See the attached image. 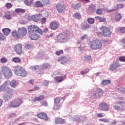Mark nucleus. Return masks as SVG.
Here are the masks:
<instances>
[{
    "label": "nucleus",
    "mask_w": 125,
    "mask_h": 125,
    "mask_svg": "<svg viewBox=\"0 0 125 125\" xmlns=\"http://www.w3.org/2000/svg\"><path fill=\"white\" fill-rule=\"evenodd\" d=\"M29 32V38L33 41H36L41 38V36L38 34V33L40 35L43 34V31L39 28L37 25H32L28 27Z\"/></svg>",
    "instance_id": "obj_1"
},
{
    "label": "nucleus",
    "mask_w": 125,
    "mask_h": 125,
    "mask_svg": "<svg viewBox=\"0 0 125 125\" xmlns=\"http://www.w3.org/2000/svg\"><path fill=\"white\" fill-rule=\"evenodd\" d=\"M27 35V29L25 27L18 28V32L14 31L12 32V36L15 39H22Z\"/></svg>",
    "instance_id": "obj_2"
},
{
    "label": "nucleus",
    "mask_w": 125,
    "mask_h": 125,
    "mask_svg": "<svg viewBox=\"0 0 125 125\" xmlns=\"http://www.w3.org/2000/svg\"><path fill=\"white\" fill-rule=\"evenodd\" d=\"M14 70L15 71V74L17 76H20V77H22V78L27 76V71L25 69H22L21 66L19 65L14 66Z\"/></svg>",
    "instance_id": "obj_3"
},
{
    "label": "nucleus",
    "mask_w": 125,
    "mask_h": 125,
    "mask_svg": "<svg viewBox=\"0 0 125 125\" xmlns=\"http://www.w3.org/2000/svg\"><path fill=\"white\" fill-rule=\"evenodd\" d=\"M90 47L94 50L100 49L102 47V43L99 40H94L89 43Z\"/></svg>",
    "instance_id": "obj_4"
},
{
    "label": "nucleus",
    "mask_w": 125,
    "mask_h": 125,
    "mask_svg": "<svg viewBox=\"0 0 125 125\" xmlns=\"http://www.w3.org/2000/svg\"><path fill=\"white\" fill-rule=\"evenodd\" d=\"M3 75L6 79H10L12 78V71L8 67L3 66L1 67Z\"/></svg>",
    "instance_id": "obj_5"
},
{
    "label": "nucleus",
    "mask_w": 125,
    "mask_h": 125,
    "mask_svg": "<svg viewBox=\"0 0 125 125\" xmlns=\"http://www.w3.org/2000/svg\"><path fill=\"white\" fill-rule=\"evenodd\" d=\"M69 41V37L67 34H60L57 37V42L60 43L67 42Z\"/></svg>",
    "instance_id": "obj_6"
},
{
    "label": "nucleus",
    "mask_w": 125,
    "mask_h": 125,
    "mask_svg": "<svg viewBox=\"0 0 125 125\" xmlns=\"http://www.w3.org/2000/svg\"><path fill=\"white\" fill-rule=\"evenodd\" d=\"M22 103H23V99L19 98L11 102L10 106L12 107V108H18V107H20Z\"/></svg>",
    "instance_id": "obj_7"
},
{
    "label": "nucleus",
    "mask_w": 125,
    "mask_h": 125,
    "mask_svg": "<svg viewBox=\"0 0 125 125\" xmlns=\"http://www.w3.org/2000/svg\"><path fill=\"white\" fill-rule=\"evenodd\" d=\"M100 30L103 32V36L107 38L110 37L112 34V32L110 31L109 27H106L105 26H102L100 27Z\"/></svg>",
    "instance_id": "obj_8"
},
{
    "label": "nucleus",
    "mask_w": 125,
    "mask_h": 125,
    "mask_svg": "<svg viewBox=\"0 0 125 125\" xmlns=\"http://www.w3.org/2000/svg\"><path fill=\"white\" fill-rule=\"evenodd\" d=\"M120 63L118 62H114L109 66L110 71H119L120 70Z\"/></svg>",
    "instance_id": "obj_9"
},
{
    "label": "nucleus",
    "mask_w": 125,
    "mask_h": 125,
    "mask_svg": "<svg viewBox=\"0 0 125 125\" xmlns=\"http://www.w3.org/2000/svg\"><path fill=\"white\" fill-rule=\"evenodd\" d=\"M0 91L1 92H3L5 91V92H11L13 93L14 92V90L10 89L8 87H6V86L4 85V84H2L0 86Z\"/></svg>",
    "instance_id": "obj_10"
},
{
    "label": "nucleus",
    "mask_w": 125,
    "mask_h": 125,
    "mask_svg": "<svg viewBox=\"0 0 125 125\" xmlns=\"http://www.w3.org/2000/svg\"><path fill=\"white\" fill-rule=\"evenodd\" d=\"M102 94H103V90L99 88L96 89L93 92V96L96 98L101 97Z\"/></svg>",
    "instance_id": "obj_11"
},
{
    "label": "nucleus",
    "mask_w": 125,
    "mask_h": 125,
    "mask_svg": "<svg viewBox=\"0 0 125 125\" xmlns=\"http://www.w3.org/2000/svg\"><path fill=\"white\" fill-rule=\"evenodd\" d=\"M100 109L103 111H109V106L105 103H102L100 104Z\"/></svg>",
    "instance_id": "obj_12"
},
{
    "label": "nucleus",
    "mask_w": 125,
    "mask_h": 125,
    "mask_svg": "<svg viewBox=\"0 0 125 125\" xmlns=\"http://www.w3.org/2000/svg\"><path fill=\"white\" fill-rule=\"evenodd\" d=\"M58 26H59V22L57 21H53L50 23L51 30H56L58 28Z\"/></svg>",
    "instance_id": "obj_13"
},
{
    "label": "nucleus",
    "mask_w": 125,
    "mask_h": 125,
    "mask_svg": "<svg viewBox=\"0 0 125 125\" xmlns=\"http://www.w3.org/2000/svg\"><path fill=\"white\" fill-rule=\"evenodd\" d=\"M15 51L17 52V54L20 55L22 54V45L18 44L15 46Z\"/></svg>",
    "instance_id": "obj_14"
},
{
    "label": "nucleus",
    "mask_w": 125,
    "mask_h": 125,
    "mask_svg": "<svg viewBox=\"0 0 125 125\" xmlns=\"http://www.w3.org/2000/svg\"><path fill=\"white\" fill-rule=\"evenodd\" d=\"M10 93H12L11 92H7L3 95V99L5 102H7V101H8L11 99L12 96H11V94Z\"/></svg>",
    "instance_id": "obj_15"
},
{
    "label": "nucleus",
    "mask_w": 125,
    "mask_h": 125,
    "mask_svg": "<svg viewBox=\"0 0 125 125\" xmlns=\"http://www.w3.org/2000/svg\"><path fill=\"white\" fill-rule=\"evenodd\" d=\"M56 7L58 12H59L60 13L61 12H63V11L65 10V7H64L63 5L60 3L57 4Z\"/></svg>",
    "instance_id": "obj_16"
},
{
    "label": "nucleus",
    "mask_w": 125,
    "mask_h": 125,
    "mask_svg": "<svg viewBox=\"0 0 125 125\" xmlns=\"http://www.w3.org/2000/svg\"><path fill=\"white\" fill-rule=\"evenodd\" d=\"M58 61H61V63L62 64V65H64V64H66V63H67V61H68V59H67L66 56H62L60 57L58 59Z\"/></svg>",
    "instance_id": "obj_17"
},
{
    "label": "nucleus",
    "mask_w": 125,
    "mask_h": 125,
    "mask_svg": "<svg viewBox=\"0 0 125 125\" xmlns=\"http://www.w3.org/2000/svg\"><path fill=\"white\" fill-rule=\"evenodd\" d=\"M90 28V25L87 22H84L82 24L81 28L83 31L88 30Z\"/></svg>",
    "instance_id": "obj_18"
},
{
    "label": "nucleus",
    "mask_w": 125,
    "mask_h": 125,
    "mask_svg": "<svg viewBox=\"0 0 125 125\" xmlns=\"http://www.w3.org/2000/svg\"><path fill=\"white\" fill-rule=\"evenodd\" d=\"M37 116L40 119L44 120V121H47L48 120V118H47V115L46 114V113H44L43 112L38 114Z\"/></svg>",
    "instance_id": "obj_19"
},
{
    "label": "nucleus",
    "mask_w": 125,
    "mask_h": 125,
    "mask_svg": "<svg viewBox=\"0 0 125 125\" xmlns=\"http://www.w3.org/2000/svg\"><path fill=\"white\" fill-rule=\"evenodd\" d=\"M10 85L13 88H16L17 86H18V83L16 81L13 80L10 82Z\"/></svg>",
    "instance_id": "obj_20"
},
{
    "label": "nucleus",
    "mask_w": 125,
    "mask_h": 125,
    "mask_svg": "<svg viewBox=\"0 0 125 125\" xmlns=\"http://www.w3.org/2000/svg\"><path fill=\"white\" fill-rule=\"evenodd\" d=\"M11 31V30L9 28H3L2 29V32L3 33L4 36H6V37H7L9 35V33Z\"/></svg>",
    "instance_id": "obj_21"
},
{
    "label": "nucleus",
    "mask_w": 125,
    "mask_h": 125,
    "mask_svg": "<svg viewBox=\"0 0 125 125\" xmlns=\"http://www.w3.org/2000/svg\"><path fill=\"white\" fill-rule=\"evenodd\" d=\"M56 83H62L64 81V78L62 76H57L54 78Z\"/></svg>",
    "instance_id": "obj_22"
},
{
    "label": "nucleus",
    "mask_w": 125,
    "mask_h": 125,
    "mask_svg": "<svg viewBox=\"0 0 125 125\" xmlns=\"http://www.w3.org/2000/svg\"><path fill=\"white\" fill-rule=\"evenodd\" d=\"M55 122L56 124H61L62 125L66 123V121L65 120L59 118H56Z\"/></svg>",
    "instance_id": "obj_23"
},
{
    "label": "nucleus",
    "mask_w": 125,
    "mask_h": 125,
    "mask_svg": "<svg viewBox=\"0 0 125 125\" xmlns=\"http://www.w3.org/2000/svg\"><path fill=\"white\" fill-rule=\"evenodd\" d=\"M124 7V5L122 4H117L114 6L115 9H112L109 11V12H112V11H114L116 10V9H121Z\"/></svg>",
    "instance_id": "obj_24"
},
{
    "label": "nucleus",
    "mask_w": 125,
    "mask_h": 125,
    "mask_svg": "<svg viewBox=\"0 0 125 125\" xmlns=\"http://www.w3.org/2000/svg\"><path fill=\"white\" fill-rule=\"evenodd\" d=\"M83 60L84 62H90L91 61V56L90 55H84L83 57Z\"/></svg>",
    "instance_id": "obj_25"
},
{
    "label": "nucleus",
    "mask_w": 125,
    "mask_h": 125,
    "mask_svg": "<svg viewBox=\"0 0 125 125\" xmlns=\"http://www.w3.org/2000/svg\"><path fill=\"white\" fill-rule=\"evenodd\" d=\"M120 105V111H125V103L123 102H120L118 103Z\"/></svg>",
    "instance_id": "obj_26"
},
{
    "label": "nucleus",
    "mask_w": 125,
    "mask_h": 125,
    "mask_svg": "<svg viewBox=\"0 0 125 125\" xmlns=\"http://www.w3.org/2000/svg\"><path fill=\"white\" fill-rule=\"evenodd\" d=\"M32 21H34V22H38L40 19L41 18V15L33 16H32Z\"/></svg>",
    "instance_id": "obj_27"
},
{
    "label": "nucleus",
    "mask_w": 125,
    "mask_h": 125,
    "mask_svg": "<svg viewBox=\"0 0 125 125\" xmlns=\"http://www.w3.org/2000/svg\"><path fill=\"white\" fill-rule=\"evenodd\" d=\"M44 98V96L43 95H42L39 96V97H37L33 100V102H36L37 101H42V100H43Z\"/></svg>",
    "instance_id": "obj_28"
},
{
    "label": "nucleus",
    "mask_w": 125,
    "mask_h": 125,
    "mask_svg": "<svg viewBox=\"0 0 125 125\" xmlns=\"http://www.w3.org/2000/svg\"><path fill=\"white\" fill-rule=\"evenodd\" d=\"M110 83H111V81L110 80H104L101 83L103 85H107L110 84Z\"/></svg>",
    "instance_id": "obj_29"
},
{
    "label": "nucleus",
    "mask_w": 125,
    "mask_h": 125,
    "mask_svg": "<svg viewBox=\"0 0 125 125\" xmlns=\"http://www.w3.org/2000/svg\"><path fill=\"white\" fill-rule=\"evenodd\" d=\"M35 7H43V4L40 1H36L34 4Z\"/></svg>",
    "instance_id": "obj_30"
},
{
    "label": "nucleus",
    "mask_w": 125,
    "mask_h": 125,
    "mask_svg": "<svg viewBox=\"0 0 125 125\" xmlns=\"http://www.w3.org/2000/svg\"><path fill=\"white\" fill-rule=\"evenodd\" d=\"M33 0H24V2L25 5H28L30 6L33 3Z\"/></svg>",
    "instance_id": "obj_31"
},
{
    "label": "nucleus",
    "mask_w": 125,
    "mask_h": 125,
    "mask_svg": "<svg viewBox=\"0 0 125 125\" xmlns=\"http://www.w3.org/2000/svg\"><path fill=\"white\" fill-rule=\"evenodd\" d=\"M48 67H49L48 63H45L41 66V69L44 70L45 69H47Z\"/></svg>",
    "instance_id": "obj_32"
},
{
    "label": "nucleus",
    "mask_w": 125,
    "mask_h": 125,
    "mask_svg": "<svg viewBox=\"0 0 125 125\" xmlns=\"http://www.w3.org/2000/svg\"><path fill=\"white\" fill-rule=\"evenodd\" d=\"M73 121H75V122H77V123H81L82 121H83V118L82 117H80L79 116H76L73 119Z\"/></svg>",
    "instance_id": "obj_33"
},
{
    "label": "nucleus",
    "mask_w": 125,
    "mask_h": 125,
    "mask_svg": "<svg viewBox=\"0 0 125 125\" xmlns=\"http://www.w3.org/2000/svg\"><path fill=\"white\" fill-rule=\"evenodd\" d=\"M121 18H122V15H121V14L120 13L116 14L115 16L116 21H118V22H119V21L121 20Z\"/></svg>",
    "instance_id": "obj_34"
},
{
    "label": "nucleus",
    "mask_w": 125,
    "mask_h": 125,
    "mask_svg": "<svg viewBox=\"0 0 125 125\" xmlns=\"http://www.w3.org/2000/svg\"><path fill=\"white\" fill-rule=\"evenodd\" d=\"M12 61H13L15 63H20L21 62V59L18 57L13 58Z\"/></svg>",
    "instance_id": "obj_35"
},
{
    "label": "nucleus",
    "mask_w": 125,
    "mask_h": 125,
    "mask_svg": "<svg viewBox=\"0 0 125 125\" xmlns=\"http://www.w3.org/2000/svg\"><path fill=\"white\" fill-rule=\"evenodd\" d=\"M95 18L97 19V20H99L100 22H105V21H106V19L101 18L99 16L95 17Z\"/></svg>",
    "instance_id": "obj_36"
},
{
    "label": "nucleus",
    "mask_w": 125,
    "mask_h": 125,
    "mask_svg": "<svg viewBox=\"0 0 125 125\" xmlns=\"http://www.w3.org/2000/svg\"><path fill=\"white\" fill-rule=\"evenodd\" d=\"M77 45L78 46L79 50L80 51H83V48L82 47V45L81 44V41L78 42Z\"/></svg>",
    "instance_id": "obj_37"
},
{
    "label": "nucleus",
    "mask_w": 125,
    "mask_h": 125,
    "mask_svg": "<svg viewBox=\"0 0 125 125\" xmlns=\"http://www.w3.org/2000/svg\"><path fill=\"white\" fill-rule=\"evenodd\" d=\"M81 5L80 3H78L76 5H73L72 6L73 8H75V9H79L80 7H81Z\"/></svg>",
    "instance_id": "obj_38"
},
{
    "label": "nucleus",
    "mask_w": 125,
    "mask_h": 125,
    "mask_svg": "<svg viewBox=\"0 0 125 125\" xmlns=\"http://www.w3.org/2000/svg\"><path fill=\"white\" fill-rule=\"evenodd\" d=\"M73 16L76 19H81V14L79 13H76L74 14Z\"/></svg>",
    "instance_id": "obj_39"
},
{
    "label": "nucleus",
    "mask_w": 125,
    "mask_h": 125,
    "mask_svg": "<svg viewBox=\"0 0 125 125\" xmlns=\"http://www.w3.org/2000/svg\"><path fill=\"white\" fill-rule=\"evenodd\" d=\"M87 21L89 24H93L94 23V19L89 18L87 19Z\"/></svg>",
    "instance_id": "obj_40"
},
{
    "label": "nucleus",
    "mask_w": 125,
    "mask_h": 125,
    "mask_svg": "<svg viewBox=\"0 0 125 125\" xmlns=\"http://www.w3.org/2000/svg\"><path fill=\"white\" fill-rule=\"evenodd\" d=\"M15 12H17V13H19V12H21V13H25V10L18 8L15 10Z\"/></svg>",
    "instance_id": "obj_41"
},
{
    "label": "nucleus",
    "mask_w": 125,
    "mask_h": 125,
    "mask_svg": "<svg viewBox=\"0 0 125 125\" xmlns=\"http://www.w3.org/2000/svg\"><path fill=\"white\" fill-rule=\"evenodd\" d=\"M113 108H114L115 110H117V111H121V106L120 105L116 104L113 106Z\"/></svg>",
    "instance_id": "obj_42"
},
{
    "label": "nucleus",
    "mask_w": 125,
    "mask_h": 125,
    "mask_svg": "<svg viewBox=\"0 0 125 125\" xmlns=\"http://www.w3.org/2000/svg\"><path fill=\"white\" fill-rule=\"evenodd\" d=\"M96 13L99 15H101V14L103 13V11L102 10V9H98L97 10Z\"/></svg>",
    "instance_id": "obj_43"
},
{
    "label": "nucleus",
    "mask_w": 125,
    "mask_h": 125,
    "mask_svg": "<svg viewBox=\"0 0 125 125\" xmlns=\"http://www.w3.org/2000/svg\"><path fill=\"white\" fill-rule=\"evenodd\" d=\"M63 53H64L63 50H61L60 51H57L56 52V54L58 56H60V54H63Z\"/></svg>",
    "instance_id": "obj_44"
},
{
    "label": "nucleus",
    "mask_w": 125,
    "mask_h": 125,
    "mask_svg": "<svg viewBox=\"0 0 125 125\" xmlns=\"http://www.w3.org/2000/svg\"><path fill=\"white\" fill-rule=\"evenodd\" d=\"M0 61L1 63H5L6 62H7V59H6V58H5L4 57H3V58L0 59Z\"/></svg>",
    "instance_id": "obj_45"
},
{
    "label": "nucleus",
    "mask_w": 125,
    "mask_h": 125,
    "mask_svg": "<svg viewBox=\"0 0 125 125\" xmlns=\"http://www.w3.org/2000/svg\"><path fill=\"white\" fill-rule=\"evenodd\" d=\"M39 68V65H36V66H31L30 69L32 70V71H36L38 70Z\"/></svg>",
    "instance_id": "obj_46"
},
{
    "label": "nucleus",
    "mask_w": 125,
    "mask_h": 125,
    "mask_svg": "<svg viewBox=\"0 0 125 125\" xmlns=\"http://www.w3.org/2000/svg\"><path fill=\"white\" fill-rule=\"evenodd\" d=\"M0 40L1 41H4L5 40V37H4V35L3 34L0 32Z\"/></svg>",
    "instance_id": "obj_47"
},
{
    "label": "nucleus",
    "mask_w": 125,
    "mask_h": 125,
    "mask_svg": "<svg viewBox=\"0 0 125 125\" xmlns=\"http://www.w3.org/2000/svg\"><path fill=\"white\" fill-rule=\"evenodd\" d=\"M5 6L8 9L11 8V7H12V4L10 3H7L5 5Z\"/></svg>",
    "instance_id": "obj_48"
},
{
    "label": "nucleus",
    "mask_w": 125,
    "mask_h": 125,
    "mask_svg": "<svg viewBox=\"0 0 125 125\" xmlns=\"http://www.w3.org/2000/svg\"><path fill=\"white\" fill-rule=\"evenodd\" d=\"M54 110H59L60 109V105L56 104L54 106Z\"/></svg>",
    "instance_id": "obj_49"
},
{
    "label": "nucleus",
    "mask_w": 125,
    "mask_h": 125,
    "mask_svg": "<svg viewBox=\"0 0 125 125\" xmlns=\"http://www.w3.org/2000/svg\"><path fill=\"white\" fill-rule=\"evenodd\" d=\"M54 102L55 104H58L59 103H60V99L59 98L55 99Z\"/></svg>",
    "instance_id": "obj_50"
},
{
    "label": "nucleus",
    "mask_w": 125,
    "mask_h": 125,
    "mask_svg": "<svg viewBox=\"0 0 125 125\" xmlns=\"http://www.w3.org/2000/svg\"><path fill=\"white\" fill-rule=\"evenodd\" d=\"M41 105H42V106H45V107L47 106V102L45 101H42L41 102Z\"/></svg>",
    "instance_id": "obj_51"
},
{
    "label": "nucleus",
    "mask_w": 125,
    "mask_h": 125,
    "mask_svg": "<svg viewBox=\"0 0 125 125\" xmlns=\"http://www.w3.org/2000/svg\"><path fill=\"white\" fill-rule=\"evenodd\" d=\"M49 84V81H47L46 80H44L43 82V85L45 86H46V85H48Z\"/></svg>",
    "instance_id": "obj_52"
},
{
    "label": "nucleus",
    "mask_w": 125,
    "mask_h": 125,
    "mask_svg": "<svg viewBox=\"0 0 125 125\" xmlns=\"http://www.w3.org/2000/svg\"><path fill=\"white\" fill-rule=\"evenodd\" d=\"M5 18L6 19H8V20H10V19H11V15H10V14L6 15Z\"/></svg>",
    "instance_id": "obj_53"
},
{
    "label": "nucleus",
    "mask_w": 125,
    "mask_h": 125,
    "mask_svg": "<svg viewBox=\"0 0 125 125\" xmlns=\"http://www.w3.org/2000/svg\"><path fill=\"white\" fill-rule=\"evenodd\" d=\"M32 48V45H31V44H27L25 46V48H26V49H30V48Z\"/></svg>",
    "instance_id": "obj_54"
},
{
    "label": "nucleus",
    "mask_w": 125,
    "mask_h": 125,
    "mask_svg": "<svg viewBox=\"0 0 125 125\" xmlns=\"http://www.w3.org/2000/svg\"><path fill=\"white\" fill-rule=\"evenodd\" d=\"M44 4H48L49 3V0H42Z\"/></svg>",
    "instance_id": "obj_55"
},
{
    "label": "nucleus",
    "mask_w": 125,
    "mask_h": 125,
    "mask_svg": "<svg viewBox=\"0 0 125 125\" xmlns=\"http://www.w3.org/2000/svg\"><path fill=\"white\" fill-rule=\"evenodd\" d=\"M120 32L122 33V34H125V27H121L120 28Z\"/></svg>",
    "instance_id": "obj_56"
},
{
    "label": "nucleus",
    "mask_w": 125,
    "mask_h": 125,
    "mask_svg": "<svg viewBox=\"0 0 125 125\" xmlns=\"http://www.w3.org/2000/svg\"><path fill=\"white\" fill-rule=\"evenodd\" d=\"M41 21H42V24H44V23H45V22H46V18H42Z\"/></svg>",
    "instance_id": "obj_57"
},
{
    "label": "nucleus",
    "mask_w": 125,
    "mask_h": 125,
    "mask_svg": "<svg viewBox=\"0 0 125 125\" xmlns=\"http://www.w3.org/2000/svg\"><path fill=\"white\" fill-rule=\"evenodd\" d=\"M26 19L28 20V21H31V20H32V17H31L30 15H27L26 16Z\"/></svg>",
    "instance_id": "obj_58"
},
{
    "label": "nucleus",
    "mask_w": 125,
    "mask_h": 125,
    "mask_svg": "<svg viewBox=\"0 0 125 125\" xmlns=\"http://www.w3.org/2000/svg\"><path fill=\"white\" fill-rule=\"evenodd\" d=\"M99 121H101V122H105V123H108V122H109V120L104 118L100 119Z\"/></svg>",
    "instance_id": "obj_59"
},
{
    "label": "nucleus",
    "mask_w": 125,
    "mask_h": 125,
    "mask_svg": "<svg viewBox=\"0 0 125 125\" xmlns=\"http://www.w3.org/2000/svg\"><path fill=\"white\" fill-rule=\"evenodd\" d=\"M3 84H4L5 86V85H9V84H10V82H9V81H5Z\"/></svg>",
    "instance_id": "obj_60"
},
{
    "label": "nucleus",
    "mask_w": 125,
    "mask_h": 125,
    "mask_svg": "<svg viewBox=\"0 0 125 125\" xmlns=\"http://www.w3.org/2000/svg\"><path fill=\"white\" fill-rule=\"evenodd\" d=\"M97 116L98 118H103L104 117V115L102 113H98Z\"/></svg>",
    "instance_id": "obj_61"
},
{
    "label": "nucleus",
    "mask_w": 125,
    "mask_h": 125,
    "mask_svg": "<svg viewBox=\"0 0 125 125\" xmlns=\"http://www.w3.org/2000/svg\"><path fill=\"white\" fill-rule=\"evenodd\" d=\"M41 70H40L38 71V74H42L44 73V70H42L41 69Z\"/></svg>",
    "instance_id": "obj_62"
},
{
    "label": "nucleus",
    "mask_w": 125,
    "mask_h": 125,
    "mask_svg": "<svg viewBox=\"0 0 125 125\" xmlns=\"http://www.w3.org/2000/svg\"><path fill=\"white\" fill-rule=\"evenodd\" d=\"M120 61H122V62H125V57H121L119 58Z\"/></svg>",
    "instance_id": "obj_63"
},
{
    "label": "nucleus",
    "mask_w": 125,
    "mask_h": 125,
    "mask_svg": "<svg viewBox=\"0 0 125 125\" xmlns=\"http://www.w3.org/2000/svg\"><path fill=\"white\" fill-rule=\"evenodd\" d=\"M87 38V36L86 35H84V36L81 37V40H84L85 39H86Z\"/></svg>",
    "instance_id": "obj_64"
}]
</instances>
